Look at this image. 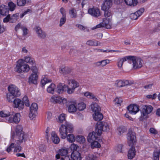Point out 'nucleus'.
Returning a JSON list of instances; mask_svg holds the SVG:
<instances>
[{
	"label": "nucleus",
	"mask_w": 160,
	"mask_h": 160,
	"mask_svg": "<svg viewBox=\"0 0 160 160\" xmlns=\"http://www.w3.org/2000/svg\"><path fill=\"white\" fill-rule=\"evenodd\" d=\"M112 1L104 0L102 6V9L103 10H108L112 7Z\"/></svg>",
	"instance_id": "nucleus-16"
},
{
	"label": "nucleus",
	"mask_w": 160,
	"mask_h": 160,
	"mask_svg": "<svg viewBox=\"0 0 160 160\" xmlns=\"http://www.w3.org/2000/svg\"><path fill=\"white\" fill-rule=\"evenodd\" d=\"M68 88V86L66 85H62L61 83H59L57 86L56 91L59 94L62 93L64 91H66Z\"/></svg>",
	"instance_id": "nucleus-14"
},
{
	"label": "nucleus",
	"mask_w": 160,
	"mask_h": 160,
	"mask_svg": "<svg viewBox=\"0 0 160 160\" xmlns=\"http://www.w3.org/2000/svg\"><path fill=\"white\" fill-rule=\"evenodd\" d=\"M8 5L9 8V10L11 11H13L14 10L16 5L12 2H10L8 3Z\"/></svg>",
	"instance_id": "nucleus-49"
},
{
	"label": "nucleus",
	"mask_w": 160,
	"mask_h": 160,
	"mask_svg": "<svg viewBox=\"0 0 160 160\" xmlns=\"http://www.w3.org/2000/svg\"><path fill=\"white\" fill-rule=\"evenodd\" d=\"M130 17L131 19L133 20L137 19L138 17L137 14H136V12L132 13L131 14Z\"/></svg>",
	"instance_id": "nucleus-60"
},
{
	"label": "nucleus",
	"mask_w": 160,
	"mask_h": 160,
	"mask_svg": "<svg viewBox=\"0 0 160 160\" xmlns=\"http://www.w3.org/2000/svg\"><path fill=\"white\" fill-rule=\"evenodd\" d=\"M160 152L159 151H155L153 154V160H159V154Z\"/></svg>",
	"instance_id": "nucleus-43"
},
{
	"label": "nucleus",
	"mask_w": 160,
	"mask_h": 160,
	"mask_svg": "<svg viewBox=\"0 0 160 160\" xmlns=\"http://www.w3.org/2000/svg\"><path fill=\"white\" fill-rule=\"evenodd\" d=\"M110 60L108 59H105L102 60V67H103L105 66L106 65L109 64L110 62Z\"/></svg>",
	"instance_id": "nucleus-58"
},
{
	"label": "nucleus",
	"mask_w": 160,
	"mask_h": 160,
	"mask_svg": "<svg viewBox=\"0 0 160 160\" xmlns=\"http://www.w3.org/2000/svg\"><path fill=\"white\" fill-rule=\"evenodd\" d=\"M122 147L123 145L122 144H119L117 146V150L118 152L121 153L122 152Z\"/></svg>",
	"instance_id": "nucleus-63"
},
{
	"label": "nucleus",
	"mask_w": 160,
	"mask_h": 160,
	"mask_svg": "<svg viewBox=\"0 0 160 160\" xmlns=\"http://www.w3.org/2000/svg\"><path fill=\"white\" fill-rule=\"evenodd\" d=\"M76 140L80 143H83L85 141V139L82 136H78L76 137Z\"/></svg>",
	"instance_id": "nucleus-41"
},
{
	"label": "nucleus",
	"mask_w": 160,
	"mask_h": 160,
	"mask_svg": "<svg viewBox=\"0 0 160 160\" xmlns=\"http://www.w3.org/2000/svg\"><path fill=\"white\" fill-rule=\"evenodd\" d=\"M76 26L78 27L81 30H84L85 29H86V31L87 32H89V30L88 29L86 28H85L81 24H77L76 25Z\"/></svg>",
	"instance_id": "nucleus-55"
},
{
	"label": "nucleus",
	"mask_w": 160,
	"mask_h": 160,
	"mask_svg": "<svg viewBox=\"0 0 160 160\" xmlns=\"http://www.w3.org/2000/svg\"><path fill=\"white\" fill-rule=\"evenodd\" d=\"M104 16L106 18L111 17L113 13L112 12V11L110 10H104Z\"/></svg>",
	"instance_id": "nucleus-42"
},
{
	"label": "nucleus",
	"mask_w": 160,
	"mask_h": 160,
	"mask_svg": "<svg viewBox=\"0 0 160 160\" xmlns=\"http://www.w3.org/2000/svg\"><path fill=\"white\" fill-rule=\"evenodd\" d=\"M11 113L8 112L6 111H2L0 112V116L2 117L6 118L7 121L8 118H10Z\"/></svg>",
	"instance_id": "nucleus-30"
},
{
	"label": "nucleus",
	"mask_w": 160,
	"mask_h": 160,
	"mask_svg": "<svg viewBox=\"0 0 160 160\" xmlns=\"http://www.w3.org/2000/svg\"><path fill=\"white\" fill-rule=\"evenodd\" d=\"M127 109L130 113L135 114L139 111V107L136 104H131L127 107Z\"/></svg>",
	"instance_id": "nucleus-8"
},
{
	"label": "nucleus",
	"mask_w": 160,
	"mask_h": 160,
	"mask_svg": "<svg viewBox=\"0 0 160 160\" xmlns=\"http://www.w3.org/2000/svg\"><path fill=\"white\" fill-rule=\"evenodd\" d=\"M91 144V147L92 148H99L101 147V145L96 140L93 141L92 142H90Z\"/></svg>",
	"instance_id": "nucleus-46"
},
{
	"label": "nucleus",
	"mask_w": 160,
	"mask_h": 160,
	"mask_svg": "<svg viewBox=\"0 0 160 160\" xmlns=\"http://www.w3.org/2000/svg\"><path fill=\"white\" fill-rule=\"evenodd\" d=\"M9 9L8 6L4 5L0 6V14L3 16L8 15L9 12Z\"/></svg>",
	"instance_id": "nucleus-15"
},
{
	"label": "nucleus",
	"mask_w": 160,
	"mask_h": 160,
	"mask_svg": "<svg viewBox=\"0 0 160 160\" xmlns=\"http://www.w3.org/2000/svg\"><path fill=\"white\" fill-rule=\"evenodd\" d=\"M20 116L19 113H17L14 115L11 113L10 118H8L7 121L10 123H18L20 121Z\"/></svg>",
	"instance_id": "nucleus-7"
},
{
	"label": "nucleus",
	"mask_w": 160,
	"mask_h": 160,
	"mask_svg": "<svg viewBox=\"0 0 160 160\" xmlns=\"http://www.w3.org/2000/svg\"><path fill=\"white\" fill-rule=\"evenodd\" d=\"M149 131L151 133L155 135L157 134L158 133V131L153 128H150Z\"/></svg>",
	"instance_id": "nucleus-61"
},
{
	"label": "nucleus",
	"mask_w": 160,
	"mask_h": 160,
	"mask_svg": "<svg viewBox=\"0 0 160 160\" xmlns=\"http://www.w3.org/2000/svg\"><path fill=\"white\" fill-rule=\"evenodd\" d=\"M127 5L130 6H134L138 3L137 0H124Z\"/></svg>",
	"instance_id": "nucleus-27"
},
{
	"label": "nucleus",
	"mask_w": 160,
	"mask_h": 160,
	"mask_svg": "<svg viewBox=\"0 0 160 160\" xmlns=\"http://www.w3.org/2000/svg\"><path fill=\"white\" fill-rule=\"evenodd\" d=\"M55 87V85L54 84L51 83L47 89V92L49 93L53 94Z\"/></svg>",
	"instance_id": "nucleus-33"
},
{
	"label": "nucleus",
	"mask_w": 160,
	"mask_h": 160,
	"mask_svg": "<svg viewBox=\"0 0 160 160\" xmlns=\"http://www.w3.org/2000/svg\"><path fill=\"white\" fill-rule=\"evenodd\" d=\"M10 20H11V17L10 14H8L7 16L3 19V22H8Z\"/></svg>",
	"instance_id": "nucleus-59"
},
{
	"label": "nucleus",
	"mask_w": 160,
	"mask_h": 160,
	"mask_svg": "<svg viewBox=\"0 0 160 160\" xmlns=\"http://www.w3.org/2000/svg\"><path fill=\"white\" fill-rule=\"evenodd\" d=\"M30 108V112L29 116L30 118L33 119L37 114V110L38 108V105L36 103H33Z\"/></svg>",
	"instance_id": "nucleus-5"
},
{
	"label": "nucleus",
	"mask_w": 160,
	"mask_h": 160,
	"mask_svg": "<svg viewBox=\"0 0 160 160\" xmlns=\"http://www.w3.org/2000/svg\"><path fill=\"white\" fill-rule=\"evenodd\" d=\"M22 101L23 105L25 104L27 107H29L30 106V102L28 99V97L25 96L22 98Z\"/></svg>",
	"instance_id": "nucleus-39"
},
{
	"label": "nucleus",
	"mask_w": 160,
	"mask_h": 160,
	"mask_svg": "<svg viewBox=\"0 0 160 160\" xmlns=\"http://www.w3.org/2000/svg\"><path fill=\"white\" fill-rule=\"evenodd\" d=\"M69 13L71 17L72 18H76L77 16L76 11L74 8L70 10Z\"/></svg>",
	"instance_id": "nucleus-35"
},
{
	"label": "nucleus",
	"mask_w": 160,
	"mask_h": 160,
	"mask_svg": "<svg viewBox=\"0 0 160 160\" xmlns=\"http://www.w3.org/2000/svg\"><path fill=\"white\" fill-rule=\"evenodd\" d=\"M136 152L135 150V148L131 147L128 152V158L130 159H132L135 155Z\"/></svg>",
	"instance_id": "nucleus-22"
},
{
	"label": "nucleus",
	"mask_w": 160,
	"mask_h": 160,
	"mask_svg": "<svg viewBox=\"0 0 160 160\" xmlns=\"http://www.w3.org/2000/svg\"><path fill=\"white\" fill-rule=\"evenodd\" d=\"M91 108L94 113L100 112L101 111V108L97 103L91 104Z\"/></svg>",
	"instance_id": "nucleus-25"
},
{
	"label": "nucleus",
	"mask_w": 160,
	"mask_h": 160,
	"mask_svg": "<svg viewBox=\"0 0 160 160\" xmlns=\"http://www.w3.org/2000/svg\"><path fill=\"white\" fill-rule=\"evenodd\" d=\"M26 3V0H17V5L19 6H24Z\"/></svg>",
	"instance_id": "nucleus-50"
},
{
	"label": "nucleus",
	"mask_w": 160,
	"mask_h": 160,
	"mask_svg": "<svg viewBox=\"0 0 160 160\" xmlns=\"http://www.w3.org/2000/svg\"><path fill=\"white\" fill-rule=\"evenodd\" d=\"M73 130L72 125L68 122H66L64 124L60 126L59 128V132L61 138L65 139L66 137L67 139L69 142H72L75 141L74 136L72 134H69L68 133H72Z\"/></svg>",
	"instance_id": "nucleus-2"
},
{
	"label": "nucleus",
	"mask_w": 160,
	"mask_h": 160,
	"mask_svg": "<svg viewBox=\"0 0 160 160\" xmlns=\"http://www.w3.org/2000/svg\"><path fill=\"white\" fill-rule=\"evenodd\" d=\"M39 150L43 152L45 151L46 148L45 146L44 145H41L39 146Z\"/></svg>",
	"instance_id": "nucleus-62"
},
{
	"label": "nucleus",
	"mask_w": 160,
	"mask_h": 160,
	"mask_svg": "<svg viewBox=\"0 0 160 160\" xmlns=\"http://www.w3.org/2000/svg\"><path fill=\"white\" fill-rule=\"evenodd\" d=\"M66 21V16L63 17L61 18L60 20L59 26L61 27L65 22Z\"/></svg>",
	"instance_id": "nucleus-52"
},
{
	"label": "nucleus",
	"mask_w": 160,
	"mask_h": 160,
	"mask_svg": "<svg viewBox=\"0 0 160 160\" xmlns=\"http://www.w3.org/2000/svg\"><path fill=\"white\" fill-rule=\"evenodd\" d=\"M77 109L76 106L74 104L71 103L69 105L68 111L70 113H73L76 111Z\"/></svg>",
	"instance_id": "nucleus-29"
},
{
	"label": "nucleus",
	"mask_w": 160,
	"mask_h": 160,
	"mask_svg": "<svg viewBox=\"0 0 160 160\" xmlns=\"http://www.w3.org/2000/svg\"><path fill=\"white\" fill-rule=\"evenodd\" d=\"M13 106L15 108H18L20 110L22 109L24 105L22 101L18 98H15L13 101Z\"/></svg>",
	"instance_id": "nucleus-11"
},
{
	"label": "nucleus",
	"mask_w": 160,
	"mask_h": 160,
	"mask_svg": "<svg viewBox=\"0 0 160 160\" xmlns=\"http://www.w3.org/2000/svg\"><path fill=\"white\" fill-rule=\"evenodd\" d=\"M67 92L68 94H71L74 91L75 89L74 88H68H68L67 89Z\"/></svg>",
	"instance_id": "nucleus-64"
},
{
	"label": "nucleus",
	"mask_w": 160,
	"mask_h": 160,
	"mask_svg": "<svg viewBox=\"0 0 160 160\" xmlns=\"http://www.w3.org/2000/svg\"><path fill=\"white\" fill-rule=\"evenodd\" d=\"M16 135H18L21 133H24L22 131V128L20 125H18L16 129Z\"/></svg>",
	"instance_id": "nucleus-38"
},
{
	"label": "nucleus",
	"mask_w": 160,
	"mask_h": 160,
	"mask_svg": "<svg viewBox=\"0 0 160 160\" xmlns=\"http://www.w3.org/2000/svg\"><path fill=\"white\" fill-rule=\"evenodd\" d=\"M93 116L94 119L96 121H101L103 118V116L100 112L94 113Z\"/></svg>",
	"instance_id": "nucleus-26"
},
{
	"label": "nucleus",
	"mask_w": 160,
	"mask_h": 160,
	"mask_svg": "<svg viewBox=\"0 0 160 160\" xmlns=\"http://www.w3.org/2000/svg\"><path fill=\"white\" fill-rule=\"evenodd\" d=\"M127 139L129 145L130 146L132 145L136 140L135 133L132 131L129 132L127 134Z\"/></svg>",
	"instance_id": "nucleus-10"
},
{
	"label": "nucleus",
	"mask_w": 160,
	"mask_h": 160,
	"mask_svg": "<svg viewBox=\"0 0 160 160\" xmlns=\"http://www.w3.org/2000/svg\"><path fill=\"white\" fill-rule=\"evenodd\" d=\"M24 61L25 62L28 63L31 65H35V61L34 59L30 57L27 56L24 58Z\"/></svg>",
	"instance_id": "nucleus-28"
},
{
	"label": "nucleus",
	"mask_w": 160,
	"mask_h": 160,
	"mask_svg": "<svg viewBox=\"0 0 160 160\" xmlns=\"http://www.w3.org/2000/svg\"><path fill=\"white\" fill-rule=\"evenodd\" d=\"M68 150L67 149L62 148L59 150V153L56 155V158L57 159H59L60 158V155L62 156H64L67 155L68 153Z\"/></svg>",
	"instance_id": "nucleus-20"
},
{
	"label": "nucleus",
	"mask_w": 160,
	"mask_h": 160,
	"mask_svg": "<svg viewBox=\"0 0 160 160\" xmlns=\"http://www.w3.org/2000/svg\"><path fill=\"white\" fill-rule=\"evenodd\" d=\"M88 13L95 17H98L101 15L100 10L97 8H93L89 9Z\"/></svg>",
	"instance_id": "nucleus-13"
},
{
	"label": "nucleus",
	"mask_w": 160,
	"mask_h": 160,
	"mask_svg": "<svg viewBox=\"0 0 160 160\" xmlns=\"http://www.w3.org/2000/svg\"><path fill=\"white\" fill-rule=\"evenodd\" d=\"M103 27H105L106 28L110 29L111 28V26L109 24V20L107 18L104 19L103 20L102 22Z\"/></svg>",
	"instance_id": "nucleus-32"
},
{
	"label": "nucleus",
	"mask_w": 160,
	"mask_h": 160,
	"mask_svg": "<svg viewBox=\"0 0 160 160\" xmlns=\"http://www.w3.org/2000/svg\"><path fill=\"white\" fill-rule=\"evenodd\" d=\"M51 139L53 142L56 144L60 142V139L56 134L55 132H52L51 133Z\"/></svg>",
	"instance_id": "nucleus-23"
},
{
	"label": "nucleus",
	"mask_w": 160,
	"mask_h": 160,
	"mask_svg": "<svg viewBox=\"0 0 160 160\" xmlns=\"http://www.w3.org/2000/svg\"><path fill=\"white\" fill-rule=\"evenodd\" d=\"M132 57L134 58L132 60V59H129V61H132L133 63V68H134L137 69L140 68L142 67V62L141 61V59L139 58H137L136 57L132 56Z\"/></svg>",
	"instance_id": "nucleus-9"
},
{
	"label": "nucleus",
	"mask_w": 160,
	"mask_h": 160,
	"mask_svg": "<svg viewBox=\"0 0 160 160\" xmlns=\"http://www.w3.org/2000/svg\"><path fill=\"white\" fill-rule=\"evenodd\" d=\"M37 74L32 73L29 78L28 82L30 83H33L36 84L37 83Z\"/></svg>",
	"instance_id": "nucleus-21"
},
{
	"label": "nucleus",
	"mask_w": 160,
	"mask_h": 160,
	"mask_svg": "<svg viewBox=\"0 0 160 160\" xmlns=\"http://www.w3.org/2000/svg\"><path fill=\"white\" fill-rule=\"evenodd\" d=\"M60 72L64 74H66L70 73L71 70L68 67H65L62 68L60 70Z\"/></svg>",
	"instance_id": "nucleus-37"
},
{
	"label": "nucleus",
	"mask_w": 160,
	"mask_h": 160,
	"mask_svg": "<svg viewBox=\"0 0 160 160\" xmlns=\"http://www.w3.org/2000/svg\"><path fill=\"white\" fill-rule=\"evenodd\" d=\"M18 64L15 68V71L18 73H25L28 72L30 68L29 65L22 61L19 60Z\"/></svg>",
	"instance_id": "nucleus-3"
},
{
	"label": "nucleus",
	"mask_w": 160,
	"mask_h": 160,
	"mask_svg": "<svg viewBox=\"0 0 160 160\" xmlns=\"http://www.w3.org/2000/svg\"><path fill=\"white\" fill-rule=\"evenodd\" d=\"M134 59V58L131 57V56H126L122 59H120L118 60V61L117 63V65L118 67L121 68L123 65V62L128 60H129V59H132V58Z\"/></svg>",
	"instance_id": "nucleus-18"
},
{
	"label": "nucleus",
	"mask_w": 160,
	"mask_h": 160,
	"mask_svg": "<svg viewBox=\"0 0 160 160\" xmlns=\"http://www.w3.org/2000/svg\"><path fill=\"white\" fill-rule=\"evenodd\" d=\"M86 44L89 46H98V43L97 41H93L92 40H88L86 42Z\"/></svg>",
	"instance_id": "nucleus-44"
},
{
	"label": "nucleus",
	"mask_w": 160,
	"mask_h": 160,
	"mask_svg": "<svg viewBox=\"0 0 160 160\" xmlns=\"http://www.w3.org/2000/svg\"><path fill=\"white\" fill-rule=\"evenodd\" d=\"M15 144L14 143H12L6 149V151L8 153H9L12 150V149L14 148Z\"/></svg>",
	"instance_id": "nucleus-53"
},
{
	"label": "nucleus",
	"mask_w": 160,
	"mask_h": 160,
	"mask_svg": "<svg viewBox=\"0 0 160 160\" xmlns=\"http://www.w3.org/2000/svg\"><path fill=\"white\" fill-rule=\"evenodd\" d=\"M9 92L13 95L16 97H19L21 95L19 89L15 86L11 85L8 87Z\"/></svg>",
	"instance_id": "nucleus-6"
},
{
	"label": "nucleus",
	"mask_w": 160,
	"mask_h": 160,
	"mask_svg": "<svg viewBox=\"0 0 160 160\" xmlns=\"http://www.w3.org/2000/svg\"><path fill=\"white\" fill-rule=\"evenodd\" d=\"M16 137L18 139V140L17 141V144H18V142L22 143L25 142L27 140L26 136L25 133H21L18 135H16Z\"/></svg>",
	"instance_id": "nucleus-17"
},
{
	"label": "nucleus",
	"mask_w": 160,
	"mask_h": 160,
	"mask_svg": "<svg viewBox=\"0 0 160 160\" xmlns=\"http://www.w3.org/2000/svg\"><path fill=\"white\" fill-rule=\"evenodd\" d=\"M97 157L92 154H89L85 157V160H95Z\"/></svg>",
	"instance_id": "nucleus-40"
},
{
	"label": "nucleus",
	"mask_w": 160,
	"mask_h": 160,
	"mask_svg": "<svg viewBox=\"0 0 160 160\" xmlns=\"http://www.w3.org/2000/svg\"><path fill=\"white\" fill-rule=\"evenodd\" d=\"M21 150L22 147L21 146H20L19 145H17V146L16 145L15 146L14 152H19Z\"/></svg>",
	"instance_id": "nucleus-56"
},
{
	"label": "nucleus",
	"mask_w": 160,
	"mask_h": 160,
	"mask_svg": "<svg viewBox=\"0 0 160 160\" xmlns=\"http://www.w3.org/2000/svg\"><path fill=\"white\" fill-rule=\"evenodd\" d=\"M68 84L70 85L71 88H74V89L78 87L79 85V83L74 80H68Z\"/></svg>",
	"instance_id": "nucleus-24"
},
{
	"label": "nucleus",
	"mask_w": 160,
	"mask_h": 160,
	"mask_svg": "<svg viewBox=\"0 0 160 160\" xmlns=\"http://www.w3.org/2000/svg\"><path fill=\"white\" fill-rule=\"evenodd\" d=\"M52 80H48V79L44 77L41 80V83L42 86H44L47 83L49 82H51Z\"/></svg>",
	"instance_id": "nucleus-48"
},
{
	"label": "nucleus",
	"mask_w": 160,
	"mask_h": 160,
	"mask_svg": "<svg viewBox=\"0 0 160 160\" xmlns=\"http://www.w3.org/2000/svg\"><path fill=\"white\" fill-rule=\"evenodd\" d=\"M61 97H52L51 98V101L54 103H61Z\"/></svg>",
	"instance_id": "nucleus-34"
},
{
	"label": "nucleus",
	"mask_w": 160,
	"mask_h": 160,
	"mask_svg": "<svg viewBox=\"0 0 160 160\" xmlns=\"http://www.w3.org/2000/svg\"><path fill=\"white\" fill-rule=\"evenodd\" d=\"M32 66L31 67V70L32 71V73L34 74H37L38 72V71L37 68L36 66V64L35 65H32Z\"/></svg>",
	"instance_id": "nucleus-51"
},
{
	"label": "nucleus",
	"mask_w": 160,
	"mask_h": 160,
	"mask_svg": "<svg viewBox=\"0 0 160 160\" xmlns=\"http://www.w3.org/2000/svg\"><path fill=\"white\" fill-rule=\"evenodd\" d=\"M58 118L59 122L62 123L66 120V115L62 113L59 115Z\"/></svg>",
	"instance_id": "nucleus-47"
},
{
	"label": "nucleus",
	"mask_w": 160,
	"mask_h": 160,
	"mask_svg": "<svg viewBox=\"0 0 160 160\" xmlns=\"http://www.w3.org/2000/svg\"><path fill=\"white\" fill-rule=\"evenodd\" d=\"M71 158L72 160H81L82 159L80 153L77 151H73L71 154Z\"/></svg>",
	"instance_id": "nucleus-19"
},
{
	"label": "nucleus",
	"mask_w": 160,
	"mask_h": 160,
	"mask_svg": "<svg viewBox=\"0 0 160 160\" xmlns=\"http://www.w3.org/2000/svg\"><path fill=\"white\" fill-rule=\"evenodd\" d=\"M153 109V108L151 105H143L141 111V117L144 118H147L148 115L152 112Z\"/></svg>",
	"instance_id": "nucleus-4"
},
{
	"label": "nucleus",
	"mask_w": 160,
	"mask_h": 160,
	"mask_svg": "<svg viewBox=\"0 0 160 160\" xmlns=\"http://www.w3.org/2000/svg\"><path fill=\"white\" fill-rule=\"evenodd\" d=\"M86 108V104L83 102L78 103V108L79 111L83 110Z\"/></svg>",
	"instance_id": "nucleus-45"
},
{
	"label": "nucleus",
	"mask_w": 160,
	"mask_h": 160,
	"mask_svg": "<svg viewBox=\"0 0 160 160\" xmlns=\"http://www.w3.org/2000/svg\"><path fill=\"white\" fill-rule=\"evenodd\" d=\"M117 130L118 132V134L121 135L126 131L127 129L124 126H121L117 128Z\"/></svg>",
	"instance_id": "nucleus-36"
},
{
	"label": "nucleus",
	"mask_w": 160,
	"mask_h": 160,
	"mask_svg": "<svg viewBox=\"0 0 160 160\" xmlns=\"http://www.w3.org/2000/svg\"><path fill=\"white\" fill-rule=\"evenodd\" d=\"M109 130L108 124L105 122H98L96 125L95 132H93L90 133L88 137L87 140L89 143L92 142L93 141L98 140V136H100L102 131H108Z\"/></svg>",
	"instance_id": "nucleus-1"
},
{
	"label": "nucleus",
	"mask_w": 160,
	"mask_h": 160,
	"mask_svg": "<svg viewBox=\"0 0 160 160\" xmlns=\"http://www.w3.org/2000/svg\"><path fill=\"white\" fill-rule=\"evenodd\" d=\"M122 81L121 80H117L115 83V85L118 87H122Z\"/></svg>",
	"instance_id": "nucleus-54"
},
{
	"label": "nucleus",
	"mask_w": 160,
	"mask_h": 160,
	"mask_svg": "<svg viewBox=\"0 0 160 160\" xmlns=\"http://www.w3.org/2000/svg\"><path fill=\"white\" fill-rule=\"evenodd\" d=\"M78 147L76 145L74 144H72L71 145V149L73 151H77V148Z\"/></svg>",
	"instance_id": "nucleus-57"
},
{
	"label": "nucleus",
	"mask_w": 160,
	"mask_h": 160,
	"mask_svg": "<svg viewBox=\"0 0 160 160\" xmlns=\"http://www.w3.org/2000/svg\"><path fill=\"white\" fill-rule=\"evenodd\" d=\"M35 31L39 38L44 39L46 37V33L44 31L42 30L39 27L37 26L36 27Z\"/></svg>",
	"instance_id": "nucleus-12"
},
{
	"label": "nucleus",
	"mask_w": 160,
	"mask_h": 160,
	"mask_svg": "<svg viewBox=\"0 0 160 160\" xmlns=\"http://www.w3.org/2000/svg\"><path fill=\"white\" fill-rule=\"evenodd\" d=\"M16 96L13 95L10 92L8 93L7 94V99L9 102H13V100L15 99L14 98Z\"/></svg>",
	"instance_id": "nucleus-31"
}]
</instances>
